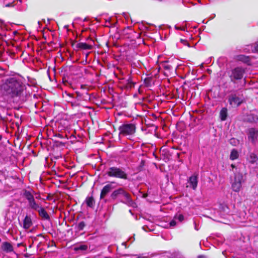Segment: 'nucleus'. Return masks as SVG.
<instances>
[{"instance_id": "nucleus-1", "label": "nucleus", "mask_w": 258, "mask_h": 258, "mask_svg": "<svg viewBox=\"0 0 258 258\" xmlns=\"http://www.w3.org/2000/svg\"><path fill=\"white\" fill-rule=\"evenodd\" d=\"M2 95L14 103L22 104L26 100V87L14 77L9 78L1 85Z\"/></svg>"}, {"instance_id": "nucleus-2", "label": "nucleus", "mask_w": 258, "mask_h": 258, "mask_svg": "<svg viewBox=\"0 0 258 258\" xmlns=\"http://www.w3.org/2000/svg\"><path fill=\"white\" fill-rule=\"evenodd\" d=\"M136 129L135 124L127 122L122 123L117 127L119 136H132L136 133Z\"/></svg>"}, {"instance_id": "nucleus-3", "label": "nucleus", "mask_w": 258, "mask_h": 258, "mask_svg": "<svg viewBox=\"0 0 258 258\" xmlns=\"http://www.w3.org/2000/svg\"><path fill=\"white\" fill-rule=\"evenodd\" d=\"M106 174L109 177H115L124 180L127 179V174L121 169L117 167H111L109 168L106 172Z\"/></svg>"}, {"instance_id": "nucleus-4", "label": "nucleus", "mask_w": 258, "mask_h": 258, "mask_svg": "<svg viewBox=\"0 0 258 258\" xmlns=\"http://www.w3.org/2000/svg\"><path fill=\"white\" fill-rule=\"evenodd\" d=\"M245 74V70L240 67H236L231 70L229 76L231 82L235 83L236 81L242 80Z\"/></svg>"}, {"instance_id": "nucleus-5", "label": "nucleus", "mask_w": 258, "mask_h": 258, "mask_svg": "<svg viewBox=\"0 0 258 258\" xmlns=\"http://www.w3.org/2000/svg\"><path fill=\"white\" fill-rule=\"evenodd\" d=\"M243 181L242 174L239 172H236L235 173L234 181L231 185L232 190L235 192H238L241 188L242 182Z\"/></svg>"}, {"instance_id": "nucleus-6", "label": "nucleus", "mask_w": 258, "mask_h": 258, "mask_svg": "<svg viewBox=\"0 0 258 258\" xmlns=\"http://www.w3.org/2000/svg\"><path fill=\"white\" fill-rule=\"evenodd\" d=\"M122 196H123L125 198V201L123 202H122L123 203L127 205V206H128L130 207H132L133 208L137 207L136 203L132 200V199L131 198V196L129 193L127 192L124 190L123 191V194H122Z\"/></svg>"}, {"instance_id": "nucleus-7", "label": "nucleus", "mask_w": 258, "mask_h": 258, "mask_svg": "<svg viewBox=\"0 0 258 258\" xmlns=\"http://www.w3.org/2000/svg\"><path fill=\"white\" fill-rule=\"evenodd\" d=\"M228 101L232 107H237L242 103L240 98L237 97L235 94H232L230 96Z\"/></svg>"}, {"instance_id": "nucleus-8", "label": "nucleus", "mask_w": 258, "mask_h": 258, "mask_svg": "<svg viewBox=\"0 0 258 258\" xmlns=\"http://www.w3.org/2000/svg\"><path fill=\"white\" fill-rule=\"evenodd\" d=\"M248 138L253 143H255L258 138V130L251 127L248 129Z\"/></svg>"}, {"instance_id": "nucleus-9", "label": "nucleus", "mask_w": 258, "mask_h": 258, "mask_svg": "<svg viewBox=\"0 0 258 258\" xmlns=\"http://www.w3.org/2000/svg\"><path fill=\"white\" fill-rule=\"evenodd\" d=\"M77 96L75 98L79 102L81 103L82 100L87 101L90 100L91 99L90 96L87 93H81L78 91L76 92Z\"/></svg>"}, {"instance_id": "nucleus-10", "label": "nucleus", "mask_w": 258, "mask_h": 258, "mask_svg": "<svg viewBox=\"0 0 258 258\" xmlns=\"http://www.w3.org/2000/svg\"><path fill=\"white\" fill-rule=\"evenodd\" d=\"M112 189V187L111 184H108L105 185L101 190L100 199H103L111 191Z\"/></svg>"}, {"instance_id": "nucleus-11", "label": "nucleus", "mask_w": 258, "mask_h": 258, "mask_svg": "<svg viewBox=\"0 0 258 258\" xmlns=\"http://www.w3.org/2000/svg\"><path fill=\"white\" fill-rule=\"evenodd\" d=\"M37 211L38 213L39 216L42 219L48 221L50 220L49 215L42 207H41Z\"/></svg>"}, {"instance_id": "nucleus-12", "label": "nucleus", "mask_w": 258, "mask_h": 258, "mask_svg": "<svg viewBox=\"0 0 258 258\" xmlns=\"http://www.w3.org/2000/svg\"><path fill=\"white\" fill-rule=\"evenodd\" d=\"M124 190V189L122 187L114 190L110 195V198L111 200L113 201L115 200L119 196L122 195Z\"/></svg>"}, {"instance_id": "nucleus-13", "label": "nucleus", "mask_w": 258, "mask_h": 258, "mask_svg": "<svg viewBox=\"0 0 258 258\" xmlns=\"http://www.w3.org/2000/svg\"><path fill=\"white\" fill-rule=\"evenodd\" d=\"M2 249L6 252L13 251L14 248L12 244L9 242H4L1 246Z\"/></svg>"}, {"instance_id": "nucleus-14", "label": "nucleus", "mask_w": 258, "mask_h": 258, "mask_svg": "<svg viewBox=\"0 0 258 258\" xmlns=\"http://www.w3.org/2000/svg\"><path fill=\"white\" fill-rule=\"evenodd\" d=\"M85 202L87 207L92 209H94L95 208V200L93 195L90 197H87L85 199Z\"/></svg>"}, {"instance_id": "nucleus-15", "label": "nucleus", "mask_w": 258, "mask_h": 258, "mask_svg": "<svg viewBox=\"0 0 258 258\" xmlns=\"http://www.w3.org/2000/svg\"><path fill=\"white\" fill-rule=\"evenodd\" d=\"M76 48L82 50H90L92 49L93 46L91 44H89L84 42H80L76 45Z\"/></svg>"}, {"instance_id": "nucleus-16", "label": "nucleus", "mask_w": 258, "mask_h": 258, "mask_svg": "<svg viewBox=\"0 0 258 258\" xmlns=\"http://www.w3.org/2000/svg\"><path fill=\"white\" fill-rule=\"evenodd\" d=\"M32 225V221L30 217L26 216L23 221V228L28 229Z\"/></svg>"}, {"instance_id": "nucleus-17", "label": "nucleus", "mask_w": 258, "mask_h": 258, "mask_svg": "<svg viewBox=\"0 0 258 258\" xmlns=\"http://www.w3.org/2000/svg\"><path fill=\"white\" fill-rule=\"evenodd\" d=\"M244 120L248 122H255L258 120V117L254 114L250 113L246 115Z\"/></svg>"}, {"instance_id": "nucleus-18", "label": "nucleus", "mask_w": 258, "mask_h": 258, "mask_svg": "<svg viewBox=\"0 0 258 258\" xmlns=\"http://www.w3.org/2000/svg\"><path fill=\"white\" fill-rule=\"evenodd\" d=\"M235 58L237 60L242 61L245 63H248L250 61V57L248 56L242 54L236 55Z\"/></svg>"}, {"instance_id": "nucleus-19", "label": "nucleus", "mask_w": 258, "mask_h": 258, "mask_svg": "<svg viewBox=\"0 0 258 258\" xmlns=\"http://www.w3.org/2000/svg\"><path fill=\"white\" fill-rule=\"evenodd\" d=\"M29 206L31 209L35 211H37L41 207L36 203L34 199L29 203Z\"/></svg>"}, {"instance_id": "nucleus-20", "label": "nucleus", "mask_w": 258, "mask_h": 258, "mask_svg": "<svg viewBox=\"0 0 258 258\" xmlns=\"http://www.w3.org/2000/svg\"><path fill=\"white\" fill-rule=\"evenodd\" d=\"M220 116L221 120L224 121L227 119V109L226 108H222L220 112Z\"/></svg>"}, {"instance_id": "nucleus-21", "label": "nucleus", "mask_w": 258, "mask_h": 258, "mask_svg": "<svg viewBox=\"0 0 258 258\" xmlns=\"http://www.w3.org/2000/svg\"><path fill=\"white\" fill-rule=\"evenodd\" d=\"M88 246L86 244L78 245L74 247V249L76 251H86L88 249Z\"/></svg>"}, {"instance_id": "nucleus-22", "label": "nucleus", "mask_w": 258, "mask_h": 258, "mask_svg": "<svg viewBox=\"0 0 258 258\" xmlns=\"http://www.w3.org/2000/svg\"><path fill=\"white\" fill-rule=\"evenodd\" d=\"M239 157V154L237 150L235 149H233L231 150L230 155V159L231 160H234L238 159Z\"/></svg>"}, {"instance_id": "nucleus-23", "label": "nucleus", "mask_w": 258, "mask_h": 258, "mask_svg": "<svg viewBox=\"0 0 258 258\" xmlns=\"http://www.w3.org/2000/svg\"><path fill=\"white\" fill-rule=\"evenodd\" d=\"M24 196L28 200V203L34 199L33 196L32 195L30 191L27 190H24Z\"/></svg>"}, {"instance_id": "nucleus-24", "label": "nucleus", "mask_w": 258, "mask_h": 258, "mask_svg": "<svg viewBox=\"0 0 258 258\" xmlns=\"http://www.w3.org/2000/svg\"><path fill=\"white\" fill-rule=\"evenodd\" d=\"M153 78L152 77H147L144 80V83L146 87H149L152 85Z\"/></svg>"}, {"instance_id": "nucleus-25", "label": "nucleus", "mask_w": 258, "mask_h": 258, "mask_svg": "<svg viewBox=\"0 0 258 258\" xmlns=\"http://www.w3.org/2000/svg\"><path fill=\"white\" fill-rule=\"evenodd\" d=\"M86 225V223L85 221H81L79 222L76 226V228L78 231L83 230Z\"/></svg>"}, {"instance_id": "nucleus-26", "label": "nucleus", "mask_w": 258, "mask_h": 258, "mask_svg": "<svg viewBox=\"0 0 258 258\" xmlns=\"http://www.w3.org/2000/svg\"><path fill=\"white\" fill-rule=\"evenodd\" d=\"M126 81L127 82L125 85L126 89H131L134 86V83L132 82L131 78H129Z\"/></svg>"}, {"instance_id": "nucleus-27", "label": "nucleus", "mask_w": 258, "mask_h": 258, "mask_svg": "<svg viewBox=\"0 0 258 258\" xmlns=\"http://www.w3.org/2000/svg\"><path fill=\"white\" fill-rule=\"evenodd\" d=\"M190 187L194 189V176L191 175L187 183L186 187Z\"/></svg>"}, {"instance_id": "nucleus-28", "label": "nucleus", "mask_w": 258, "mask_h": 258, "mask_svg": "<svg viewBox=\"0 0 258 258\" xmlns=\"http://www.w3.org/2000/svg\"><path fill=\"white\" fill-rule=\"evenodd\" d=\"M68 102L70 103L72 106L76 107L81 105L80 102H79L75 98H74L72 100H69Z\"/></svg>"}, {"instance_id": "nucleus-29", "label": "nucleus", "mask_w": 258, "mask_h": 258, "mask_svg": "<svg viewBox=\"0 0 258 258\" xmlns=\"http://www.w3.org/2000/svg\"><path fill=\"white\" fill-rule=\"evenodd\" d=\"M54 145L57 147H64L66 145V143L61 141L53 140Z\"/></svg>"}, {"instance_id": "nucleus-30", "label": "nucleus", "mask_w": 258, "mask_h": 258, "mask_svg": "<svg viewBox=\"0 0 258 258\" xmlns=\"http://www.w3.org/2000/svg\"><path fill=\"white\" fill-rule=\"evenodd\" d=\"M250 158V162L251 163H254L256 162V161L257 160V157L256 155L254 153H251L249 156Z\"/></svg>"}, {"instance_id": "nucleus-31", "label": "nucleus", "mask_w": 258, "mask_h": 258, "mask_svg": "<svg viewBox=\"0 0 258 258\" xmlns=\"http://www.w3.org/2000/svg\"><path fill=\"white\" fill-rule=\"evenodd\" d=\"M176 220H178L179 222H181L184 220V216L182 214H176L174 216Z\"/></svg>"}, {"instance_id": "nucleus-32", "label": "nucleus", "mask_w": 258, "mask_h": 258, "mask_svg": "<svg viewBox=\"0 0 258 258\" xmlns=\"http://www.w3.org/2000/svg\"><path fill=\"white\" fill-rule=\"evenodd\" d=\"M163 68L165 70L169 71L171 69V66L170 64H167L166 62L163 65Z\"/></svg>"}, {"instance_id": "nucleus-33", "label": "nucleus", "mask_w": 258, "mask_h": 258, "mask_svg": "<svg viewBox=\"0 0 258 258\" xmlns=\"http://www.w3.org/2000/svg\"><path fill=\"white\" fill-rule=\"evenodd\" d=\"M176 219H175L174 217L173 219L170 222L169 225L170 226H175L176 225Z\"/></svg>"}, {"instance_id": "nucleus-34", "label": "nucleus", "mask_w": 258, "mask_h": 258, "mask_svg": "<svg viewBox=\"0 0 258 258\" xmlns=\"http://www.w3.org/2000/svg\"><path fill=\"white\" fill-rule=\"evenodd\" d=\"M180 41L185 45H187L188 47H190L189 42L186 40L180 39Z\"/></svg>"}, {"instance_id": "nucleus-35", "label": "nucleus", "mask_w": 258, "mask_h": 258, "mask_svg": "<svg viewBox=\"0 0 258 258\" xmlns=\"http://www.w3.org/2000/svg\"><path fill=\"white\" fill-rule=\"evenodd\" d=\"M230 144L232 145H235L236 140L234 138H231L229 141Z\"/></svg>"}, {"instance_id": "nucleus-36", "label": "nucleus", "mask_w": 258, "mask_h": 258, "mask_svg": "<svg viewBox=\"0 0 258 258\" xmlns=\"http://www.w3.org/2000/svg\"><path fill=\"white\" fill-rule=\"evenodd\" d=\"M53 136L60 138V139L63 138L62 135H61L60 134H55V135H53Z\"/></svg>"}, {"instance_id": "nucleus-37", "label": "nucleus", "mask_w": 258, "mask_h": 258, "mask_svg": "<svg viewBox=\"0 0 258 258\" xmlns=\"http://www.w3.org/2000/svg\"><path fill=\"white\" fill-rule=\"evenodd\" d=\"M188 128H189V133H188L190 136L192 135L194 133V132L191 131L192 127L190 126V124H189Z\"/></svg>"}, {"instance_id": "nucleus-38", "label": "nucleus", "mask_w": 258, "mask_h": 258, "mask_svg": "<svg viewBox=\"0 0 258 258\" xmlns=\"http://www.w3.org/2000/svg\"><path fill=\"white\" fill-rule=\"evenodd\" d=\"M197 183H198V180H197V176L195 175V188L197 186Z\"/></svg>"}, {"instance_id": "nucleus-39", "label": "nucleus", "mask_w": 258, "mask_h": 258, "mask_svg": "<svg viewBox=\"0 0 258 258\" xmlns=\"http://www.w3.org/2000/svg\"><path fill=\"white\" fill-rule=\"evenodd\" d=\"M14 3H10L6 5V7H13L14 6Z\"/></svg>"}, {"instance_id": "nucleus-40", "label": "nucleus", "mask_w": 258, "mask_h": 258, "mask_svg": "<svg viewBox=\"0 0 258 258\" xmlns=\"http://www.w3.org/2000/svg\"><path fill=\"white\" fill-rule=\"evenodd\" d=\"M67 95L69 96L71 98L74 99V98H75L74 97V95L73 94H70V93H68V94H67Z\"/></svg>"}, {"instance_id": "nucleus-41", "label": "nucleus", "mask_w": 258, "mask_h": 258, "mask_svg": "<svg viewBox=\"0 0 258 258\" xmlns=\"http://www.w3.org/2000/svg\"><path fill=\"white\" fill-rule=\"evenodd\" d=\"M197 258H206V256L205 255L200 254L197 256Z\"/></svg>"}, {"instance_id": "nucleus-42", "label": "nucleus", "mask_w": 258, "mask_h": 258, "mask_svg": "<svg viewBox=\"0 0 258 258\" xmlns=\"http://www.w3.org/2000/svg\"><path fill=\"white\" fill-rule=\"evenodd\" d=\"M76 42V41L71 40V45H72V46L74 47L75 45Z\"/></svg>"}, {"instance_id": "nucleus-43", "label": "nucleus", "mask_w": 258, "mask_h": 258, "mask_svg": "<svg viewBox=\"0 0 258 258\" xmlns=\"http://www.w3.org/2000/svg\"><path fill=\"white\" fill-rule=\"evenodd\" d=\"M145 161L142 160L141 162V163H140L141 166H144L145 165Z\"/></svg>"}, {"instance_id": "nucleus-44", "label": "nucleus", "mask_w": 258, "mask_h": 258, "mask_svg": "<svg viewBox=\"0 0 258 258\" xmlns=\"http://www.w3.org/2000/svg\"><path fill=\"white\" fill-rule=\"evenodd\" d=\"M254 49L256 52H258V44H257L256 46H255Z\"/></svg>"}, {"instance_id": "nucleus-45", "label": "nucleus", "mask_w": 258, "mask_h": 258, "mask_svg": "<svg viewBox=\"0 0 258 258\" xmlns=\"http://www.w3.org/2000/svg\"><path fill=\"white\" fill-rule=\"evenodd\" d=\"M148 197V194H144L143 195V196L142 197L144 198H146Z\"/></svg>"}, {"instance_id": "nucleus-46", "label": "nucleus", "mask_w": 258, "mask_h": 258, "mask_svg": "<svg viewBox=\"0 0 258 258\" xmlns=\"http://www.w3.org/2000/svg\"><path fill=\"white\" fill-rule=\"evenodd\" d=\"M37 236L38 237H44L43 234H42V233H40V234H38Z\"/></svg>"}, {"instance_id": "nucleus-47", "label": "nucleus", "mask_w": 258, "mask_h": 258, "mask_svg": "<svg viewBox=\"0 0 258 258\" xmlns=\"http://www.w3.org/2000/svg\"><path fill=\"white\" fill-rule=\"evenodd\" d=\"M138 258H148V257L147 256H139V257H138Z\"/></svg>"}, {"instance_id": "nucleus-48", "label": "nucleus", "mask_w": 258, "mask_h": 258, "mask_svg": "<svg viewBox=\"0 0 258 258\" xmlns=\"http://www.w3.org/2000/svg\"><path fill=\"white\" fill-rule=\"evenodd\" d=\"M231 167H232V168H235V165H234V164H232L231 165Z\"/></svg>"}, {"instance_id": "nucleus-49", "label": "nucleus", "mask_w": 258, "mask_h": 258, "mask_svg": "<svg viewBox=\"0 0 258 258\" xmlns=\"http://www.w3.org/2000/svg\"><path fill=\"white\" fill-rule=\"evenodd\" d=\"M179 155H180V154H179V153H177L176 154V156H177V157L178 158L179 157Z\"/></svg>"}, {"instance_id": "nucleus-50", "label": "nucleus", "mask_w": 258, "mask_h": 258, "mask_svg": "<svg viewBox=\"0 0 258 258\" xmlns=\"http://www.w3.org/2000/svg\"><path fill=\"white\" fill-rule=\"evenodd\" d=\"M52 243H53L52 245H55V243L54 242L52 241Z\"/></svg>"}, {"instance_id": "nucleus-51", "label": "nucleus", "mask_w": 258, "mask_h": 258, "mask_svg": "<svg viewBox=\"0 0 258 258\" xmlns=\"http://www.w3.org/2000/svg\"><path fill=\"white\" fill-rule=\"evenodd\" d=\"M52 243H53L52 245H55V243L54 242L52 241Z\"/></svg>"}, {"instance_id": "nucleus-52", "label": "nucleus", "mask_w": 258, "mask_h": 258, "mask_svg": "<svg viewBox=\"0 0 258 258\" xmlns=\"http://www.w3.org/2000/svg\"><path fill=\"white\" fill-rule=\"evenodd\" d=\"M113 128H114V131H116V128H115V126H114V125H113Z\"/></svg>"}, {"instance_id": "nucleus-53", "label": "nucleus", "mask_w": 258, "mask_h": 258, "mask_svg": "<svg viewBox=\"0 0 258 258\" xmlns=\"http://www.w3.org/2000/svg\"><path fill=\"white\" fill-rule=\"evenodd\" d=\"M88 39H90V40H91V41H93V40H92V38H88Z\"/></svg>"}, {"instance_id": "nucleus-54", "label": "nucleus", "mask_w": 258, "mask_h": 258, "mask_svg": "<svg viewBox=\"0 0 258 258\" xmlns=\"http://www.w3.org/2000/svg\"><path fill=\"white\" fill-rule=\"evenodd\" d=\"M36 199H40V197H36Z\"/></svg>"}, {"instance_id": "nucleus-55", "label": "nucleus", "mask_w": 258, "mask_h": 258, "mask_svg": "<svg viewBox=\"0 0 258 258\" xmlns=\"http://www.w3.org/2000/svg\"><path fill=\"white\" fill-rule=\"evenodd\" d=\"M182 125V123H179V124H178V125Z\"/></svg>"}, {"instance_id": "nucleus-56", "label": "nucleus", "mask_w": 258, "mask_h": 258, "mask_svg": "<svg viewBox=\"0 0 258 258\" xmlns=\"http://www.w3.org/2000/svg\"><path fill=\"white\" fill-rule=\"evenodd\" d=\"M193 73H194V69H192L191 71V73L193 74Z\"/></svg>"}, {"instance_id": "nucleus-57", "label": "nucleus", "mask_w": 258, "mask_h": 258, "mask_svg": "<svg viewBox=\"0 0 258 258\" xmlns=\"http://www.w3.org/2000/svg\"><path fill=\"white\" fill-rule=\"evenodd\" d=\"M21 245V243H18V246H19Z\"/></svg>"}, {"instance_id": "nucleus-58", "label": "nucleus", "mask_w": 258, "mask_h": 258, "mask_svg": "<svg viewBox=\"0 0 258 258\" xmlns=\"http://www.w3.org/2000/svg\"><path fill=\"white\" fill-rule=\"evenodd\" d=\"M190 118H192V115L191 114L190 115Z\"/></svg>"}, {"instance_id": "nucleus-59", "label": "nucleus", "mask_w": 258, "mask_h": 258, "mask_svg": "<svg viewBox=\"0 0 258 258\" xmlns=\"http://www.w3.org/2000/svg\"><path fill=\"white\" fill-rule=\"evenodd\" d=\"M198 2H199V3H200V0H198Z\"/></svg>"}]
</instances>
